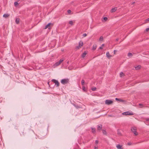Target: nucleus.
<instances>
[{"mask_svg": "<svg viewBox=\"0 0 149 149\" xmlns=\"http://www.w3.org/2000/svg\"><path fill=\"white\" fill-rule=\"evenodd\" d=\"M139 105L140 106H141V105H142V104H139Z\"/></svg>", "mask_w": 149, "mask_h": 149, "instance_id": "c03bdc74", "label": "nucleus"}, {"mask_svg": "<svg viewBox=\"0 0 149 149\" xmlns=\"http://www.w3.org/2000/svg\"><path fill=\"white\" fill-rule=\"evenodd\" d=\"M120 76L121 77L124 75V74L123 72H121L120 73Z\"/></svg>", "mask_w": 149, "mask_h": 149, "instance_id": "a878e982", "label": "nucleus"}, {"mask_svg": "<svg viewBox=\"0 0 149 149\" xmlns=\"http://www.w3.org/2000/svg\"><path fill=\"white\" fill-rule=\"evenodd\" d=\"M106 55L107 57L108 58H109L111 57V56L110 55L109 52H107L106 53Z\"/></svg>", "mask_w": 149, "mask_h": 149, "instance_id": "9d476101", "label": "nucleus"}, {"mask_svg": "<svg viewBox=\"0 0 149 149\" xmlns=\"http://www.w3.org/2000/svg\"><path fill=\"white\" fill-rule=\"evenodd\" d=\"M115 100H116L117 101H119L120 102H123L125 101L123 100H122L121 99H120L118 98H116L115 99Z\"/></svg>", "mask_w": 149, "mask_h": 149, "instance_id": "9b49d317", "label": "nucleus"}, {"mask_svg": "<svg viewBox=\"0 0 149 149\" xmlns=\"http://www.w3.org/2000/svg\"><path fill=\"white\" fill-rule=\"evenodd\" d=\"M98 143V140H96L95 141V143L96 144H97Z\"/></svg>", "mask_w": 149, "mask_h": 149, "instance_id": "72a5a7b5", "label": "nucleus"}, {"mask_svg": "<svg viewBox=\"0 0 149 149\" xmlns=\"http://www.w3.org/2000/svg\"><path fill=\"white\" fill-rule=\"evenodd\" d=\"M15 6H16L17 5H18V3L17 2H15L14 3Z\"/></svg>", "mask_w": 149, "mask_h": 149, "instance_id": "b1692460", "label": "nucleus"}, {"mask_svg": "<svg viewBox=\"0 0 149 149\" xmlns=\"http://www.w3.org/2000/svg\"><path fill=\"white\" fill-rule=\"evenodd\" d=\"M52 81H53L56 86V87H58L59 86V84L58 81L55 79H52Z\"/></svg>", "mask_w": 149, "mask_h": 149, "instance_id": "20e7f679", "label": "nucleus"}, {"mask_svg": "<svg viewBox=\"0 0 149 149\" xmlns=\"http://www.w3.org/2000/svg\"><path fill=\"white\" fill-rule=\"evenodd\" d=\"M96 88L95 87H93V88H92L91 90L93 91H95L96 90Z\"/></svg>", "mask_w": 149, "mask_h": 149, "instance_id": "5701e85b", "label": "nucleus"}, {"mask_svg": "<svg viewBox=\"0 0 149 149\" xmlns=\"http://www.w3.org/2000/svg\"><path fill=\"white\" fill-rule=\"evenodd\" d=\"M51 23H48L47 25H46L45 27V29H47L48 28V27L51 24Z\"/></svg>", "mask_w": 149, "mask_h": 149, "instance_id": "dca6fc26", "label": "nucleus"}, {"mask_svg": "<svg viewBox=\"0 0 149 149\" xmlns=\"http://www.w3.org/2000/svg\"><path fill=\"white\" fill-rule=\"evenodd\" d=\"M68 13H70L71 12V10H68Z\"/></svg>", "mask_w": 149, "mask_h": 149, "instance_id": "473e14b6", "label": "nucleus"}, {"mask_svg": "<svg viewBox=\"0 0 149 149\" xmlns=\"http://www.w3.org/2000/svg\"><path fill=\"white\" fill-rule=\"evenodd\" d=\"M81 83L82 85H83L84 83V80H82L81 81Z\"/></svg>", "mask_w": 149, "mask_h": 149, "instance_id": "bb28decb", "label": "nucleus"}, {"mask_svg": "<svg viewBox=\"0 0 149 149\" xmlns=\"http://www.w3.org/2000/svg\"><path fill=\"white\" fill-rule=\"evenodd\" d=\"M122 114L125 115H133V113L129 111H126L122 113Z\"/></svg>", "mask_w": 149, "mask_h": 149, "instance_id": "39448f33", "label": "nucleus"}, {"mask_svg": "<svg viewBox=\"0 0 149 149\" xmlns=\"http://www.w3.org/2000/svg\"><path fill=\"white\" fill-rule=\"evenodd\" d=\"M146 120L147 121H149V118H148L146 119Z\"/></svg>", "mask_w": 149, "mask_h": 149, "instance_id": "e433bc0d", "label": "nucleus"}, {"mask_svg": "<svg viewBox=\"0 0 149 149\" xmlns=\"http://www.w3.org/2000/svg\"><path fill=\"white\" fill-rule=\"evenodd\" d=\"M96 46H93V50H95L96 48Z\"/></svg>", "mask_w": 149, "mask_h": 149, "instance_id": "7c9ffc66", "label": "nucleus"}, {"mask_svg": "<svg viewBox=\"0 0 149 149\" xmlns=\"http://www.w3.org/2000/svg\"><path fill=\"white\" fill-rule=\"evenodd\" d=\"M98 147H97L95 146V149H97Z\"/></svg>", "mask_w": 149, "mask_h": 149, "instance_id": "4c0bfd02", "label": "nucleus"}, {"mask_svg": "<svg viewBox=\"0 0 149 149\" xmlns=\"http://www.w3.org/2000/svg\"><path fill=\"white\" fill-rule=\"evenodd\" d=\"M48 84H49V82H48Z\"/></svg>", "mask_w": 149, "mask_h": 149, "instance_id": "a18cd8bd", "label": "nucleus"}, {"mask_svg": "<svg viewBox=\"0 0 149 149\" xmlns=\"http://www.w3.org/2000/svg\"><path fill=\"white\" fill-rule=\"evenodd\" d=\"M119 39L118 38H116V40L117 41H118V40Z\"/></svg>", "mask_w": 149, "mask_h": 149, "instance_id": "a19ab883", "label": "nucleus"}, {"mask_svg": "<svg viewBox=\"0 0 149 149\" xmlns=\"http://www.w3.org/2000/svg\"><path fill=\"white\" fill-rule=\"evenodd\" d=\"M87 36V34L86 33H84L83 35V36L84 37H85Z\"/></svg>", "mask_w": 149, "mask_h": 149, "instance_id": "2f4dec72", "label": "nucleus"}, {"mask_svg": "<svg viewBox=\"0 0 149 149\" xmlns=\"http://www.w3.org/2000/svg\"><path fill=\"white\" fill-rule=\"evenodd\" d=\"M102 48H103V47H102V46H101L99 47V49H102Z\"/></svg>", "mask_w": 149, "mask_h": 149, "instance_id": "c9c22d12", "label": "nucleus"}, {"mask_svg": "<svg viewBox=\"0 0 149 149\" xmlns=\"http://www.w3.org/2000/svg\"><path fill=\"white\" fill-rule=\"evenodd\" d=\"M147 21H149V18L146 19V22Z\"/></svg>", "mask_w": 149, "mask_h": 149, "instance_id": "f704fd0d", "label": "nucleus"}, {"mask_svg": "<svg viewBox=\"0 0 149 149\" xmlns=\"http://www.w3.org/2000/svg\"><path fill=\"white\" fill-rule=\"evenodd\" d=\"M102 125H98L97 126V130H100L102 128Z\"/></svg>", "mask_w": 149, "mask_h": 149, "instance_id": "1a4fd4ad", "label": "nucleus"}, {"mask_svg": "<svg viewBox=\"0 0 149 149\" xmlns=\"http://www.w3.org/2000/svg\"><path fill=\"white\" fill-rule=\"evenodd\" d=\"M69 24H71V25H73V22H72V21H69Z\"/></svg>", "mask_w": 149, "mask_h": 149, "instance_id": "393cba45", "label": "nucleus"}, {"mask_svg": "<svg viewBox=\"0 0 149 149\" xmlns=\"http://www.w3.org/2000/svg\"><path fill=\"white\" fill-rule=\"evenodd\" d=\"M61 83L63 84H68L69 82V80L68 79H62L61 81Z\"/></svg>", "mask_w": 149, "mask_h": 149, "instance_id": "f257e3e1", "label": "nucleus"}, {"mask_svg": "<svg viewBox=\"0 0 149 149\" xmlns=\"http://www.w3.org/2000/svg\"><path fill=\"white\" fill-rule=\"evenodd\" d=\"M103 19L105 21H106L107 19V18L106 17H104Z\"/></svg>", "mask_w": 149, "mask_h": 149, "instance_id": "cd10ccee", "label": "nucleus"}, {"mask_svg": "<svg viewBox=\"0 0 149 149\" xmlns=\"http://www.w3.org/2000/svg\"><path fill=\"white\" fill-rule=\"evenodd\" d=\"M64 60V59H61L59 61H58L59 63L61 64L63 61Z\"/></svg>", "mask_w": 149, "mask_h": 149, "instance_id": "4be33fe9", "label": "nucleus"}, {"mask_svg": "<svg viewBox=\"0 0 149 149\" xmlns=\"http://www.w3.org/2000/svg\"><path fill=\"white\" fill-rule=\"evenodd\" d=\"M116 52V50H114V54H115Z\"/></svg>", "mask_w": 149, "mask_h": 149, "instance_id": "ea45409f", "label": "nucleus"}, {"mask_svg": "<svg viewBox=\"0 0 149 149\" xmlns=\"http://www.w3.org/2000/svg\"><path fill=\"white\" fill-rule=\"evenodd\" d=\"M117 9V8L116 7L112 8L111 10V12L112 13L115 12L116 10Z\"/></svg>", "mask_w": 149, "mask_h": 149, "instance_id": "f8f14e48", "label": "nucleus"}, {"mask_svg": "<svg viewBox=\"0 0 149 149\" xmlns=\"http://www.w3.org/2000/svg\"><path fill=\"white\" fill-rule=\"evenodd\" d=\"M113 103V101L109 100H107L105 102V103L107 105H109Z\"/></svg>", "mask_w": 149, "mask_h": 149, "instance_id": "423d86ee", "label": "nucleus"}, {"mask_svg": "<svg viewBox=\"0 0 149 149\" xmlns=\"http://www.w3.org/2000/svg\"><path fill=\"white\" fill-rule=\"evenodd\" d=\"M60 64L59 63V62L58 61L56 63L53 65V67L54 68L60 65Z\"/></svg>", "mask_w": 149, "mask_h": 149, "instance_id": "0eeeda50", "label": "nucleus"}, {"mask_svg": "<svg viewBox=\"0 0 149 149\" xmlns=\"http://www.w3.org/2000/svg\"><path fill=\"white\" fill-rule=\"evenodd\" d=\"M149 30V28H147L146 29V32L148 31Z\"/></svg>", "mask_w": 149, "mask_h": 149, "instance_id": "c756f323", "label": "nucleus"}, {"mask_svg": "<svg viewBox=\"0 0 149 149\" xmlns=\"http://www.w3.org/2000/svg\"><path fill=\"white\" fill-rule=\"evenodd\" d=\"M132 56V53H130V52H129L128 53V56L129 57H131Z\"/></svg>", "mask_w": 149, "mask_h": 149, "instance_id": "a211bd4d", "label": "nucleus"}, {"mask_svg": "<svg viewBox=\"0 0 149 149\" xmlns=\"http://www.w3.org/2000/svg\"><path fill=\"white\" fill-rule=\"evenodd\" d=\"M141 66L140 65H138L136 67H135V69L136 70L139 69L140 68Z\"/></svg>", "mask_w": 149, "mask_h": 149, "instance_id": "f3484780", "label": "nucleus"}, {"mask_svg": "<svg viewBox=\"0 0 149 149\" xmlns=\"http://www.w3.org/2000/svg\"><path fill=\"white\" fill-rule=\"evenodd\" d=\"M91 129H92V133H94L95 132V129L92 128Z\"/></svg>", "mask_w": 149, "mask_h": 149, "instance_id": "6ab92c4d", "label": "nucleus"}, {"mask_svg": "<svg viewBox=\"0 0 149 149\" xmlns=\"http://www.w3.org/2000/svg\"><path fill=\"white\" fill-rule=\"evenodd\" d=\"M136 129L135 127H133L131 129L132 131L133 132L134 134L135 135H137L138 134V133L136 131Z\"/></svg>", "mask_w": 149, "mask_h": 149, "instance_id": "7ed1b4c3", "label": "nucleus"}, {"mask_svg": "<svg viewBox=\"0 0 149 149\" xmlns=\"http://www.w3.org/2000/svg\"><path fill=\"white\" fill-rule=\"evenodd\" d=\"M82 89L84 91H86L85 88V87H84V86L83 87Z\"/></svg>", "mask_w": 149, "mask_h": 149, "instance_id": "c85d7f7f", "label": "nucleus"}, {"mask_svg": "<svg viewBox=\"0 0 149 149\" xmlns=\"http://www.w3.org/2000/svg\"><path fill=\"white\" fill-rule=\"evenodd\" d=\"M127 144H128V145L130 146V145H131V143H128Z\"/></svg>", "mask_w": 149, "mask_h": 149, "instance_id": "58836bf2", "label": "nucleus"}, {"mask_svg": "<svg viewBox=\"0 0 149 149\" xmlns=\"http://www.w3.org/2000/svg\"><path fill=\"white\" fill-rule=\"evenodd\" d=\"M102 132L103 134L106 135L107 134V132L105 130H103Z\"/></svg>", "mask_w": 149, "mask_h": 149, "instance_id": "aec40b11", "label": "nucleus"}, {"mask_svg": "<svg viewBox=\"0 0 149 149\" xmlns=\"http://www.w3.org/2000/svg\"><path fill=\"white\" fill-rule=\"evenodd\" d=\"M83 45V42L82 41H80L79 42V45L76 47V48L77 49H79L82 47Z\"/></svg>", "mask_w": 149, "mask_h": 149, "instance_id": "f03ea898", "label": "nucleus"}, {"mask_svg": "<svg viewBox=\"0 0 149 149\" xmlns=\"http://www.w3.org/2000/svg\"><path fill=\"white\" fill-rule=\"evenodd\" d=\"M118 134H120V132H118Z\"/></svg>", "mask_w": 149, "mask_h": 149, "instance_id": "79ce46f5", "label": "nucleus"}, {"mask_svg": "<svg viewBox=\"0 0 149 149\" xmlns=\"http://www.w3.org/2000/svg\"><path fill=\"white\" fill-rule=\"evenodd\" d=\"M116 147L118 149H123L122 146L120 144H118L117 145Z\"/></svg>", "mask_w": 149, "mask_h": 149, "instance_id": "6e6552de", "label": "nucleus"}, {"mask_svg": "<svg viewBox=\"0 0 149 149\" xmlns=\"http://www.w3.org/2000/svg\"><path fill=\"white\" fill-rule=\"evenodd\" d=\"M9 16V15L8 14H5L3 15V17L5 18H7Z\"/></svg>", "mask_w": 149, "mask_h": 149, "instance_id": "ddd939ff", "label": "nucleus"}, {"mask_svg": "<svg viewBox=\"0 0 149 149\" xmlns=\"http://www.w3.org/2000/svg\"><path fill=\"white\" fill-rule=\"evenodd\" d=\"M99 40L100 41H102L103 40V37L102 36H101L99 39Z\"/></svg>", "mask_w": 149, "mask_h": 149, "instance_id": "412c9836", "label": "nucleus"}, {"mask_svg": "<svg viewBox=\"0 0 149 149\" xmlns=\"http://www.w3.org/2000/svg\"><path fill=\"white\" fill-rule=\"evenodd\" d=\"M19 22V18H16L15 19V22L16 24H18Z\"/></svg>", "mask_w": 149, "mask_h": 149, "instance_id": "4468645a", "label": "nucleus"}, {"mask_svg": "<svg viewBox=\"0 0 149 149\" xmlns=\"http://www.w3.org/2000/svg\"><path fill=\"white\" fill-rule=\"evenodd\" d=\"M104 46V44H102L101 46H102V47H103V46Z\"/></svg>", "mask_w": 149, "mask_h": 149, "instance_id": "37998d69", "label": "nucleus"}, {"mask_svg": "<svg viewBox=\"0 0 149 149\" xmlns=\"http://www.w3.org/2000/svg\"><path fill=\"white\" fill-rule=\"evenodd\" d=\"M86 52H84L82 54V57L83 58H84L86 56Z\"/></svg>", "mask_w": 149, "mask_h": 149, "instance_id": "2eb2a0df", "label": "nucleus"}]
</instances>
